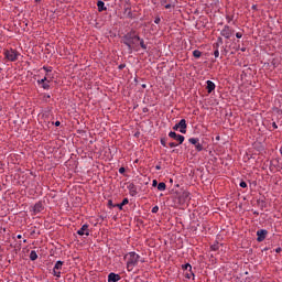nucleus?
Instances as JSON below:
<instances>
[{
    "mask_svg": "<svg viewBox=\"0 0 282 282\" xmlns=\"http://www.w3.org/2000/svg\"><path fill=\"white\" fill-rule=\"evenodd\" d=\"M138 41H140V35H138V32H135V30H131L121 37V43L128 46L130 54L133 52V50L138 52Z\"/></svg>",
    "mask_w": 282,
    "mask_h": 282,
    "instance_id": "1",
    "label": "nucleus"
},
{
    "mask_svg": "<svg viewBox=\"0 0 282 282\" xmlns=\"http://www.w3.org/2000/svg\"><path fill=\"white\" fill-rule=\"evenodd\" d=\"M123 259L127 260V270L128 272H133V268L140 263V254L135 253L134 251H131L127 253Z\"/></svg>",
    "mask_w": 282,
    "mask_h": 282,
    "instance_id": "2",
    "label": "nucleus"
},
{
    "mask_svg": "<svg viewBox=\"0 0 282 282\" xmlns=\"http://www.w3.org/2000/svg\"><path fill=\"white\" fill-rule=\"evenodd\" d=\"M4 58L10 61L11 63H14L15 61H19V53L17 50H6L4 51Z\"/></svg>",
    "mask_w": 282,
    "mask_h": 282,
    "instance_id": "3",
    "label": "nucleus"
},
{
    "mask_svg": "<svg viewBox=\"0 0 282 282\" xmlns=\"http://www.w3.org/2000/svg\"><path fill=\"white\" fill-rule=\"evenodd\" d=\"M188 142L189 144L195 145V149L198 153H202V151H204V143L199 142V138H189Z\"/></svg>",
    "mask_w": 282,
    "mask_h": 282,
    "instance_id": "4",
    "label": "nucleus"
},
{
    "mask_svg": "<svg viewBox=\"0 0 282 282\" xmlns=\"http://www.w3.org/2000/svg\"><path fill=\"white\" fill-rule=\"evenodd\" d=\"M188 128V124H186V119H182L178 123H176L173 127L174 131H177V129H180L181 133H186V129Z\"/></svg>",
    "mask_w": 282,
    "mask_h": 282,
    "instance_id": "5",
    "label": "nucleus"
},
{
    "mask_svg": "<svg viewBox=\"0 0 282 282\" xmlns=\"http://www.w3.org/2000/svg\"><path fill=\"white\" fill-rule=\"evenodd\" d=\"M64 263L65 262L58 260L53 268V275L56 276L57 279H61V270H63Z\"/></svg>",
    "mask_w": 282,
    "mask_h": 282,
    "instance_id": "6",
    "label": "nucleus"
},
{
    "mask_svg": "<svg viewBox=\"0 0 282 282\" xmlns=\"http://www.w3.org/2000/svg\"><path fill=\"white\" fill-rule=\"evenodd\" d=\"M235 34V30L230 29L229 25H225L224 29L220 31V36L225 39H230Z\"/></svg>",
    "mask_w": 282,
    "mask_h": 282,
    "instance_id": "7",
    "label": "nucleus"
},
{
    "mask_svg": "<svg viewBox=\"0 0 282 282\" xmlns=\"http://www.w3.org/2000/svg\"><path fill=\"white\" fill-rule=\"evenodd\" d=\"M123 10V14H126L128 19H133V12H131V0H126Z\"/></svg>",
    "mask_w": 282,
    "mask_h": 282,
    "instance_id": "8",
    "label": "nucleus"
},
{
    "mask_svg": "<svg viewBox=\"0 0 282 282\" xmlns=\"http://www.w3.org/2000/svg\"><path fill=\"white\" fill-rule=\"evenodd\" d=\"M169 138H172L173 140H176V142H178V144H183L184 140H185L184 135L177 134L176 132H173V131H171L169 133Z\"/></svg>",
    "mask_w": 282,
    "mask_h": 282,
    "instance_id": "9",
    "label": "nucleus"
},
{
    "mask_svg": "<svg viewBox=\"0 0 282 282\" xmlns=\"http://www.w3.org/2000/svg\"><path fill=\"white\" fill-rule=\"evenodd\" d=\"M257 241L261 243V241H265V237H268V230L265 229H260L257 231Z\"/></svg>",
    "mask_w": 282,
    "mask_h": 282,
    "instance_id": "10",
    "label": "nucleus"
},
{
    "mask_svg": "<svg viewBox=\"0 0 282 282\" xmlns=\"http://www.w3.org/2000/svg\"><path fill=\"white\" fill-rule=\"evenodd\" d=\"M77 235H79V237H83L84 235H86V237H89V225H83L82 228L77 231Z\"/></svg>",
    "mask_w": 282,
    "mask_h": 282,
    "instance_id": "11",
    "label": "nucleus"
},
{
    "mask_svg": "<svg viewBox=\"0 0 282 282\" xmlns=\"http://www.w3.org/2000/svg\"><path fill=\"white\" fill-rule=\"evenodd\" d=\"M45 207H43V203L42 202H37L34 206H33V213L34 215H39V213H43Z\"/></svg>",
    "mask_w": 282,
    "mask_h": 282,
    "instance_id": "12",
    "label": "nucleus"
},
{
    "mask_svg": "<svg viewBox=\"0 0 282 282\" xmlns=\"http://www.w3.org/2000/svg\"><path fill=\"white\" fill-rule=\"evenodd\" d=\"M120 279H122V276H120L118 273L111 272L108 274V282H118Z\"/></svg>",
    "mask_w": 282,
    "mask_h": 282,
    "instance_id": "13",
    "label": "nucleus"
},
{
    "mask_svg": "<svg viewBox=\"0 0 282 282\" xmlns=\"http://www.w3.org/2000/svg\"><path fill=\"white\" fill-rule=\"evenodd\" d=\"M128 189H129L131 197H135V195H138V187H135V184L130 183L128 185Z\"/></svg>",
    "mask_w": 282,
    "mask_h": 282,
    "instance_id": "14",
    "label": "nucleus"
},
{
    "mask_svg": "<svg viewBox=\"0 0 282 282\" xmlns=\"http://www.w3.org/2000/svg\"><path fill=\"white\" fill-rule=\"evenodd\" d=\"M206 85L207 94H213V91H215V83L207 80Z\"/></svg>",
    "mask_w": 282,
    "mask_h": 282,
    "instance_id": "15",
    "label": "nucleus"
},
{
    "mask_svg": "<svg viewBox=\"0 0 282 282\" xmlns=\"http://www.w3.org/2000/svg\"><path fill=\"white\" fill-rule=\"evenodd\" d=\"M191 193L188 192H183L181 196H178V200L181 204H184L186 199H188Z\"/></svg>",
    "mask_w": 282,
    "mask_h": 282,
    "instance_id": "16",
    "label": "nucleus"
},
{
    "mask_svg": "<svg viewBox=\"0 0 282 282\" xmlns=\"http://www.w3.org/2000/svg\"><path fill=\"white\" fill-rule=\"evenodd\" d=\"M98 12H105L107 10V7H105V2L102 0H99L97 2Z\"/></svg>",
    "mask_w": 282,
    "mask_h": 282,
    "instance_id": "17",
    "label": "nucleus"
},
{
    "mask_svg": "<svg viewBox=\"0 0 282 282\" xmlns=\"http://www.w3.org/2000/svg\"><path fill=\"white\" fill-rule=\"evenodd\" d=\"M129 204V198H123V200L120 204H115L119 210H122V206H127Z\"/></svg>",
    "mask_w": 282,
    "mask_h": 282,
    "instance_id": "18",
    "label": "nucleus"
},
{
    "mask_svg": "<svg viewBox=\"0 0 282 282\" xmlns=\"http://www.w3.org/2000/svg\"><path fill=\"white\" fill-rule=\"evenodd\" d=\"M215 51L214 56L215 58H219V43L214 44Z\"/></svg>",
    "mask_w": 282,
    "mask_h": 282,
    "instance_id": "19",
    "label": "nucleus"
},
{
    "mask_svg": "<svg viewBox=\"0 0 282 282\" xmlns=\"http://www.w3.org/2000/svg\"><path fill=\"white\" fill-rule=\"evenodd\" d=\"M161 6H164L166 10H171L172 6L169 3V0H161Z\"/></svg>",
    "mask_w": 282,
    "mask_h": 282,
    "instance_id": "20",
    "label": "nucleus"
},
{
    "mask_svg": "<svg viewBox=\"0 0 282 282\" xmlns=\"http://www.w3.org/2000/svg\"><path fill=\"white\" fill-rule=\"evenodd\" d=\"M36 259H39V254H36V251L32 250L30 253V260L36 261Z\"/></svg>",
    "mask_w": 282,
    "mask_h": 282,
    "instance_id": "21",
    "label": "nucleus"
},
{
    "mask_svg": "<svg viewBox=\"0 0 282 282\" xmlns=\"http://www.w3.org/2000/svg\"><path fill=\"white\" fill-rule=\"evenodd\" d=\"M137 43H140V47L147 51V44L144 43V39L137 40Z\"/></svg>",
    "mask_w": 282,
    "mask_h": 282,
    "instance_id": "22",
    "label": "nucleus"
},
{
    "mask_svg": "<svg viewBox=\"0 0 282 282\" xmlns=\"http://www.w3.org/2000/svg\"><path fill=\"white\" fill-rule=\"evenodd\" d=\"M193 56L194 58H202V51L199 50L193 51Z\"/></svg>",
    "mask_w": 282,
    "mask_h": 282,
    "instance_id": "23",
    "label": "nucleus"
},
{
    "mask_svg": "<svg viewBox=\"0 0 282 282\" xmlns=\"http://www.w3.org/2000/svg\"><path fill=\"white\" fill-rule=\"evenodd\" d=\"M158 191H166V183H164V182L159 183Z\"/></svg>",
    "mask_w": 282,
    "mask_h": 282,
    "instance_id": "24",
    "label": "nucleus"
},
{
    "mask_svg": "<svg viewBox=\"0 0 282 282\" xmlns=\"http://www.w3.org/2000/svg\"><path fill=\"white\" fill-rule=\"evenodd\" d=\"M182 270H188L191 272V270H193V267L191 265V263H185L182 264Z\"/></svg>",
    "mask_w": 282,
    "mask_h": 282,
    "instance_id": "25",
    "label": "nucleus"
},
{
    "mask_svg": "<svg viewBox=\"0 0 282 282\" xmlns=\"http://www.w3.org/2000/svg\"><path fill=\"white\" fill-rule=\"evenodd\" d=\"M169 147H170L171 149H175V147H180V143L170 142V143H169Z\"/></svg>",
    "mask_w": 282,
    "mask_h": 282,
    "instance_id": "26",
    "label": "nucleus"
},
{
    "mask_svg": "<svg viewBox=\"0 0 282 282\" xmlns=\"http://www.w3.org/2000/svg\"><path fill=\"white\" fill-rule=\"evenodd\" d=\"M240 188H248V183L246 181L240 182Z\"/></svg>",
    "mask_w": 282,
    "mask_h": 282,
    "instance_id": "27",
    "label": "nucleus"
},
{
    "mask_svg": "<svg viewBox=\"0 0 282 282\" xmlns=\"http://www.w3.org/2000/svg\"><path fill=\"white\" fill-rule=\"evenodd\" d=\"M108 206H109V208H117V206L113 205V200H111V199L108 200Z\"/></svg>",
    "mask_w": 282,
    "mask_h": 282,
    "instance_id": "28",
    "label": "nucleus"
},
{
    "mask_svg": "<svg viewBox=\"0 0 282 282\" xmlns=\"http://www.w3.org/2000/svg\"><path fill=\"white\" fill-rule=\"evenodd\" d=\"M186 279H191V276H195V273H193V270L189 271V273L185 274Z\"/></svg>",
    "mask_w": 282,
    "mask_h": 282,
    "instance_id": "29",
    "label": "nucleus"
},
{
    "mask_svg": "<svg viewBox=\"0 0 282 282\" xmlns=\"http://www.w3.org/2000/svg\"><path fill=\"white\" fill-rule=\"evenodd\" d=\"M47 80V77H44L43 79L37 80L39 85H44Z\"/></svg>",
    "mask_w": 282,
    "mask_h": 282,
    "instance_id": "30",
    "label": "nucleus"
},
{
    "mask_svg": "<svg viewBox=\"0 0 282 282\" xmlns=\"http://www.w3.org/2000/svg\"><path fill=\"white\" fill-rule=\"evenodd\" d=\"M217 43H218V47H219V44H220V45L224 44V39H223V37H218V39H217Z\"/></svg>",
    "mask_w": 282,
    "mask_h": 282,
    "instance_id": "31",
    "label": "nucleus"
},
{
    "mask_svg": "<svg viewBox=\"0 0 282 282\" xmlns=\"http://www.w3.org/2000/svg\"><path fill=\"white\" fill-rule=\"evenodd\" d=\"M162 20L160 19V17H156L155 18V20H154V23L156 24V25H160V22H161Z\"/></svg>",
    "mask_w": 282,
    "mask_h": 282,
    "instance_id": "32",
    "label": "nucleus"
},
{
    "mask_svg": "<svg viewBox=\"0 0 282 282\" xmlns=\"http://www.w3.org/2000/svg\"><path fill=\"white\" fill-rule=\"evenodd\" d=\"M119 173H120L121 175H123V173H127V169L120 167V169H119Z\"/></svg>",
    "mask_w": 282,
    "mask_h": 282,
    "instance_id": "33",
    "label": "nucleus"
},
{
    "mask_svg": "<svg viewBox=\"0 0 282 282\" xmlns=\"http://www.w3.org/2000/svg\"><path fill=\"white\" fill-rule=\"evenodd\" d=\"M242 36H243V33H241V32L236 33V39H241Z\"/></svg>",
    "mask_w": 282,
    "mask_h": 282,
    "instance_id": "34",
    "label": "nucleus"
},
{
    "mask_svg": "<svg viewBox=\"0 0 282 282\" xmlns=\"http://www.w3.org/2000/svg\"><path fill=\"white\" fill-rule=\"evenodd\" d=\"M158 210H160V207L159 206H154L153 208H152V213H158Z\"/></svg>",
    "mask_w": 282,
    "mask_h": 282,
    "instance_id": "35",
    "label": "nucleus"
},
{
    "mask_svg": "<svg viewBox=\"0 0 282 282\" xmlns=\"http://www.w3.org/2000/svg\"><path fill=\"white\" fill-rule=\"evenodd\" d=\"M43 69H45V70H46V73L52 72V67L43 66Z\"/></svg>",
    "mask_w": 282,
    "mask_h": 282,
    "instance_id": "36",
    "label": "nucleus"
},
{
    "mask_svg": "<svg viewBox=\"0 0 282 282\" xmlns=\"http://www.w3.org/2000/svg\"><path fill=\"white\" fill-rule=\"evenodd\" d=\"M43 89H50V84L44 83V85H42Z\"/></svg>",
    "mask_w": 282,
    "mask_h": 282,
    "instance_id": "37",
    "label": "nucleus"
},
{
    "mask_svg": "<svg viewBox=\"0 0 282 282\" xmlns=\"http://www.w3.org/2000/svg\"><path fill=\"white\" fill-rule=\"evenodd\" d=\"M124 67H127V64H120V65L118 66V69H124Z\"/></svg>",
    "mask_w": 282,
    "mask_h": 282,
    "instance_id": "38",
    "label": "nucleus"
},
{
    "mask_svg": "<svg viewBox=\"0 0 282 282\" xmlns=\"http://www.w3.org/2000/svg\"><path fill=\"white\" fill-rule=\"evenodd\" d=\"M162 147H166V139H161Z\"/></svg>",
    "mask_w": 282,
    "mask_h": 282,
    "instance_id": "39",
    "label": "nucleus"
},
{
    "mask_svg": "<svg viewBox=\"0 0 282 282\" xmlns=\"http://www.w3.org/2000/svg\"><path fill=\"white\" fill-rule=\"evenodd\" d=\"M273 129H279V126H276V122H272Z\"/></svg>",
    "mask_w": 282,
    "mask_h": 282,
    "instance_id": "40",
    "label": "nucleus"
},
{
    "mask_svg": "<svg viewBox=\"0 0 282 282\" xmlns=\"http://www.w3.org/2000/svg\"><path fill=\"white\" fill-rule=\"evenodd\" d=\"M152 186H158V181H156V180H154V181L152 182Z\"/></svg>",
    "mask_w": 282,
    "mask_h": 282,
    "instance_id": "41",
    "label": "nucleus"
},
{
    "mask_svg": "<svg viewBox=\"0 0 282 282\" xmlns=\"http://www.w3.org/2000/svg\"><path fill=\"white\" fill-rule=\"evenodd\" d=\"M55 127H61V121H56Z\"/></svg>",
    "mask_w": 282,
    "mask_h": 282,
    "instance_id": "42",
    "label": "nucleus"
},
{
    "mask_svg": "<svg viewBox=\"0 0 282 282\" xmlns=\"http://www.w3.org/2000/svg\"><path fill=\"white\" fill-rule=\"evenodd\" d=\"M275 252H276V253L281 252V248H280V247L276 248V249H275Z\"/></svg>",
    "mask_w": 282,
    "mask_h": 282,
    "instance_id": "43",
    "label": "nucleus"
},
{
    "mask_svg": "<svg viewBox=\"0 0 282 282\" xmlns=\"http://www.w3.org/2000/svg\"><path fill=\"white\" fill-rule=\"evenodd\" d=\"M251 8L252 10H257V4H253Z\"/></svg>",
    "mask_w": 282,
    "mask_h": 282,
    "instance_id": "44",
    "label": "nucleus"
},
{
    "mask_svg": "<svg viewBox=\"0 0 282 282\" xmlns=\"http://www.w3.org/2000/svg\"><path fill=\"white\" fill-rule=\"evenodd\" d=\"M156 171H160V169H162L160 165L155 166Z\"/></svg>",
    "mask_w": 282,
    "mask_h": 282,
    "instance_id": "45",
    "label": "nucleus"
},
{
    "mask_svg": "<svg viewBox=\"0 0 282 282\" xmlns=\"http://www.w3.org/2000/svg\"><path fill=\"white\" fill-rule=\"evenodd\" d=\"M216 140H217V141L221 140V137L217 135V137H216Z\"/></svg>",
    "mask_w": 282,
    "mask_h": 282,
    "instance_id": "46",
    "label": "nucleus"
},
{
    "mask_svg": "<svg viewBox=\"0 0 282 282\" xmlns=\"http://www.w3.org/2000/svg\"><path fill=\"white\" fill-rule=\"evenodd\" d=\"M240 52H246V47L240 48Z\"/></svg>",
    "mask_w": 282,
    "mask_h": 282,
    "instance_id": "47",
    "label": "nucleus"
},
{
    "mask_svg": "<svg viewBox=\"0 0 282 282\" xmlns=\"http://www.w3.org/2000/svg\"><path fill=\"white\" fill-rule=\"evenodd\" d=\"M17 238H18V239H22V236H21V235H18Z\"/></svg>",
    "mask_w": 282,
    "mask_h": 282,
    "instance_id": "48",
    "label": "nucleus"
},
{
    "mask_svg": "<svg viewBox=\"0 0 282 282\" xmlns=\"http://www.w3.org/2000/svg\"><path fill=\"white\" fill-rule=\"evenodd\" d=\"M42 0H35V3H41Z\"/></svg>",
    "mask_w": 282,
    "mask_h": 282,
    "instance_id": "49",
    "label": "nucleus"
},
{
    "mask_svg": "<svg viewBox=\"0 0 282 282\" xmlns=\"http://www.w3.org/2000/svg\"><path fill=\"white\" fill-rule=\"evenodd\" d=\"M23 243H28V239H24V240H23Z\"/></svg>",
    "mask_w": 282,
    "mask_h": 282,
    "instance_id": "50",
    "label": "nucleus"
},
{
    "mask_svg": "<svg viewBox=\"0 0 282 282\" xmlns=\"http://www.w3.org/2000/svg\"><path fill=\"white\" fill-rule=\"evenodd\" d=\"M253 215H259V213L254 212Z\"/></svg>",
    "mask_w": 282,
    "mask_h": 282,
    "instance_id": "51",
    "label": "nucleus"
},
{
    "mask_svg": "<svg viewBox=\"0 0 282 282\" xmlns=\"http://www.w3.org/2000/svg\"><path fill=\"white\" fill-rule=\"evenodd\" d=\"M214 250H217V248L216 247H212Z\"/></svg>",
    "mask_w": 282,
    "mask_h": 282,
    "instance_id": "52",
    "label": "nucleus"
},
{
    "mask_svg": "<svg viewBox=\"0 0 282 282\" xmlns=\"http://www.w3.org/2000/svg\"><path fill=\"white\" fill-rule=\"evenodd\" d=\"M261 204H265L263 200H261Z\"/></svg>",
    "mask_w": 282,
    "mask_h": 282,
    "instance_id": "53",
    "label": "nucleus"
},
{
    "mask_svg": "<svg viewBox=\"0 0 282 282\" xmlns=\"http://www.w3.org/2000/svg\"><path fill=\"white\" fill-rule=\"evenodd\" d=\"M142 87H147V85H143Z\"/></svg>",
    "mask_w": 282,
    "mask_h": 282,
    "instance_id": "54",
    "label": "nucleus"
}]
</instances>
